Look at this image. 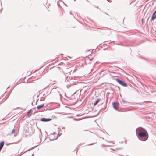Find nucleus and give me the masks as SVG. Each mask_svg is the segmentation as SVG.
<instances>
[{
	"label": "nucleus",
	"instance_id": "obj_1",
	"mask_svg": "<svg viewBox=\"0 0 156 156\" xmlns=\"http://www.w3.org/2000/svg\"><path fill=\"white\" fill-rule=\"evenodd\" d=\"M136 132L137 137L141 141H146L148 138L147 132L142 127L137 128L136 130Z\"/></svg>",
	"mask_w": 156,
	"mask_h": 156
},
{
	"label": "nucleus",
	"instance_id": "obj_2",
	"mask_svg": "<svg viewBox=\"0 0 156 156\" xmlns=\"http://www.w3.org/2000/svg\"><path fill=\"white\" fill-rule=\"evenodd\" d=\"M115 80L118 83L120 84L124 87H127V84L123 80H120L119 78H116Z\"/></svg>",
	"mask_w": 156,
	"mask_h": 156
},
{
	"label": "nucleus",
	"instance_id": "obj_3",
	"mask_svg": "<svg viewBox=\"0 0 156 156\" xmlns=\"http://www.w3.org/2000/svg\"><path fill=\"white\" fill-rule=\"evenodd\" d=\"M119 103L118 102H113L112 105L113 108L115 110H117L119 108Z\"/></svg>",
	"mask_w": 156,
	"mask_h": 156
},
{
	"label": "nucleus",
	"instance_id": "obj_4",
	"mask_svg": "<svg viewBox=\"0 0 156 156\" xmlns=\"http://www.w3.org/2000/svg\"><path fill=\"white\" fill-rule=\"evenodd\" d=\"M52 120L51 119L46 118H42L40 119V120L43 122H48L49 121Z\"/></svg>",
	"mask_w": 156,
	"mask_h": 156
},
{
	"label": "nucleus",
	"instance_id": "obj_5",
	"mask_svg": "<svg viewBox=\"0 0 156 156\" xmlns=\"http://www.w3.org/2000/svg\"><path fill=\"white\" fill-rule=\"evenodd\" d=\"M156 18V14L153 13L152 16L151 17V20H154Z\"/></svg>",
	"mask_w": 156,
	"mask_h": 156
},
{
	"label": "nucleus",
	"instance_id": "obj_6",
	"mask_svg": "<svg viewBox=\"0 0 156 156\" xmlns=\"http://www.w3.org/2000/svg\"><path fill=\"white\" fill-rule=\"evenodd\" d=\"M44 104H43L37 106V108L38 109H40L42 108L43 107V106H44Z\"/></svg>",
	"mask_w": 156,
	"mask_h": 156
},
{
	"label": "nucleus",
	"instance_id": "obj_7",
	"mask_svg": "<svg viewBox=\"0 0 156 156\" xmlns=\"http://www.w3.org/2000/svg\"><path fill=\"white\" fill-rule=\"evenodd\" d=\"M31 113V110L30 109L27 112V116L29 117H30L31 116V114L30 113Z\"/></svg>",
	"mask_w": 156,
	"mask_h": 156
},
{
	"label": "nucleus",
	"instance_id": "obj_8",
	"mask_svg": "<svg viewBox=\"0 0 156 156\" xmlns=\"http://www.w3.org/2000/svg\"><path fill=\"white\" fill-rule=\"evenodd\" d=\"M4 142L2 141L0 143V151L4 145Z\"/></svg>",
	"mask_w": 156,
	"mask_h": 156
},
{
	"label": "nucleus",
	"instance_id": "obj_9",
	"mask_svg": "<svg viewBox=\"0 0 156 156\" xmlns=\"http://www.w3.org/2000/svg\"><path fill=\"white\" fill-rule=\"evenodd\" d=\"M100 100V99L99 98L97 99L96 101H95V102L94 103V106H95L98 104V103L99 101Z\"/></svg>",
	"mask_w": 156,
	"mask_h": 156
},
{
	"label": "nucleus",
	"instance_id": "obj_10",
	"mask_svg": "<svg viewBox=\"0 0 156 156\" xmlns=\"http://www.w3.org/2000/svg\"><path fill=\"white\" fill-rule=\"evenodd\" d=\"M122 101L123 103L125 105H126V104L128 103V102H127L126 101H125L123 99H122Z\"/></svg>",
	"mask_w": 156,
	"mask_h": 156
},
{
	"label": "nucleus",
	"instance_id": "obj_11",
	"mask_svg": "<svg viewBox=\"0 0 156 156\" xmlns=\"http://www.w3.org/2000/svg\"><path fill=\"white\" fill-rule=\"evenodd\" d=\"M14 131H15V129H13L11 133L12 134L13 133H14Z\"/></svg>",
	"mask_w": 156,
	"mask_h": 156
},
{
	"label": "nucleus",
	"instance_id": "obj_12",
	"mask_svg": "<svg viewBox=\"0 0 156 156\" xmlns=\"http://www.w3.org/2000/svg\"><path fill=\"white\" fill-rule=\"evenodd\" d=\"M122 149V147H121V148H116V150H119V149Z\"/></svg>",
	"mask_w": 156,
	"mask_h": 156
},
{
	"label": "nucleus",
	"instance_id": "obj_13",
	"mask_svg": "<svg viewBox=\"0 0 156 156\" xmlns=\"http://www.w3.org/2000/svg\"><path fill=\"white\" fill-rule=\"evenodd\" d=\"M62 134V133H61L60 134H59V135H58V136L56 138V139H57L58 137H59V136H60Z\"/></svg>",
	"mask_w": 156,
	"mask_h": 156
},
{
	"label": "nucleus",
	"instance_id": "obj_14",
	"mask_svg": "<svg viewBox=\"0 0 156 156\" xmlns=\"http://www.w3.org/2000/svg\"><path fill=\"white\" fill-rule=\"evenodd\" d=\"M93 144H94L93 143H91V144H88V145H92Z\"/></svg>",
	"mask_w": 156,
	"mask_h": 156
},
{
	"label": "nucleus",
	"instance_id": "obj_15",
	"mask_svg": "<svg viewBox=\"0 0 156 156\" xmlns=\"http://www.w3.org/2000/svg\"><path fill=\"white\" fill-rule=\"evenodd\" d=\"M93 59V58H90V59H89V60H90V61H91V60H92Z\"/></svg>",
	"mask_w": 156,
	"mask_h": 156
},
{
	"label": "nucleus",
	"instance_id": "obj_16",
	"mask_svg": "<svg viewBox=\"0 0 156 156\" xmlns=\"http://www.w3.org/2000/svg\"><path fill=\"white\" fill-rule=\"evenodd\" d=\"M34 147H33L32 148H31V149H29V150H27V151H30V150L34 148Z\"/></svg>",
	"mask_w": 156,
	"mask_h": 156
},
{
	"label": "nucleus",
	"instance_id": "obj_17",
	"mask_svg": "<svg viewBox=\"0 0 156 156\" xmlns=\"http://www.w3.org/2000/svg\"><path fill=\"white\" fill-rule=\"evenodd\" d=\"M142 23H143V19H142Z\"/></svg>",
	"mask_w": 156,
	"mask_h": 156
},
{
	"label": "nucleus",
	"instance_id": "obj_18",
	"mask_svg": "<svg viewBox=\"0 0 156 156\" xmlns=\"http://www.w3.org/2000/svg\"><path fill=\"white\" fill-rule=\"evenodd\" d=\"M154 13L156 14V10L154 12Z\"/></svg>",
	"mask_w": 156,
	"mask_h": 156
},
{
	"label": "nucleus",
	"instance_id": "obj_19",
	"mask_svg": "<svg viewBox=\"0 0 156 156\" xmlns=\"http://www.w3.org/2000/svg\"><path fill=\"white\" fill-rule=\"evenodd\" d=\"M109 42V41H105L104 42Z\"/></svg>",
	"mask_w": 156,
	"mask_h": 156
},
{
	"label": "nucleus",
	"instance_id": "obj_20",
	"mask_svg": "<svg viewBox=\"0 0 156 156\" xmlns=\"http://www.w3.org/2000/svg\"><path fill=\"white\" fill-rule=\"evenodd\" d=\"M118 87V88L119 89V90H120V87Z\"/></svg>",
	"mask_w": 156,
	"mask_h": 156
},
{
	"label": "nucleus",
	"instance_id": "obj_21",
	"mask_svg": "<svg viewBox=\"0 0 156 156\" xmlns=\"http://www.w3.org/2000/svg\"><path fill=\"white\" fill-rule=\"evenodd\" d=\"M55 132H54L53 133V134H55Z\"/></svg>",
	"mask_w": 156,
	"mask_h": 156
},
{
	"label": "nucleus",
	"instance_id": "obj_22",
	"mask_svg": "<svg viewBox=\"0 0 156 156\" xmlns=\"http://www.w3.org/2000/svg\"><path fill=\"white\" fill-rule=\"evenodd\" d=\"M60 96L61 97L62 96V95L61 94H60Z\"/></svg>",
	"mask_w": 156,
	"mask_h": 156
},
{
	"label": "nucleus",
	"instance_id": "obj_23",
	"mask_svg": "<svg viewBox=\"0 0 156 156\" xmlns=\"http://www.w3.org/2000/svg\"><path fill=\"white\" fill-rule=\"evenodd\" d=\"M37 101H36V104H37Z\"/></svg>",
	"mask_w": 156,
	"mask_h": 156
},
{
	"label": "nucleus",
	"instance_id": "obj_24",
	"mask_svg": "<svg viewBox=\"0 0 156 156\" xmlns=\"http://www.w3.org/2000/svg\"><path fill=\"white\" fill-rule=\"evenodd\" d=\"M110 143H113V142L112 141H111L110 142Z\"/></svg>",
	"mask_w": 156,
	"mask_h": 156
},
{
	"label": "nucleus",
	"instance_id": "obj_25",
	"mask_svg": "<svg viewBox=\"0 0 156 156\" xmlns=\"http://www.w3.org/2000/svg\"><path fill=\"white\" fill-rule=\"evenodd\" d=\"M13 88H14V87H13L12 88V89H13Z\"/></svg>",
	"mask_w": 156,
	"mask_h": 156
},
{
	"label": "nucleus",
	"instance_id": "obj_26",
	"mask_svg": "<svg viewBox=\"0 0 156 156\" xmlns=\"http://www.w3.org/2000/svg\"><path fill=\"white\" fill-rule=\"evenodd\" d=\"M34 155V154H32V156H33Z\"/></svg>",
	"mask_w": 156,
	"mask_h": 156
},
{
	"label": "nucleus",
	"instance_id": "obj_27",
	"mask_svg": "<svg viewBox=\"0 0 156 156\" xmlns=\"http://www.w3.org/2000/svg\"><path fill=\"white\" fill-rule=\"evenodd\" d=\"M74 119V120H75L76 119Z\"/></svg>",
	"mask_w": 156,
	"mask_h": 156
},
{
	"label": "nucleus",
	"instance_id": "obj_28",
	"mask_svg": "<svg viewBox=\"0 0 156 156\" xmlns=\"http://www.w3.org/2000/svg\"><path fill=\"white\" fill-rule=\"evenodd\" d=\"M64 127L62 128V129H64Z\"/></svg>",
	"mask_w": 156,
	"mask_h": 156
}]
</instances>
